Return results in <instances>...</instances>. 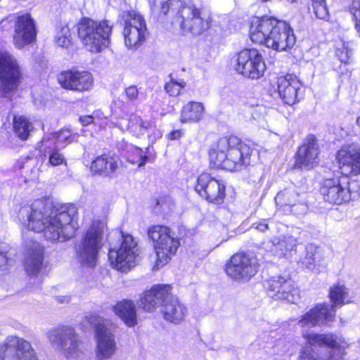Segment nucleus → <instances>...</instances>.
<instances>
[{
    "label": "nucleus",
    "mask_w": 360,
    "mask_h": 360,
    "mask_svg": "<svg viewBox=\"0 0 360 360\" xmlns=\"http://www.w3.org/2000/svg\"><path fill=\"white\" fill-rule=\"evenodd\" d=\"M75 214V207L62 206L53 210L51 204L37 199L32 205L20 207L18 217L27 229L44 231L46 240L64 242L72 238L77 229L74 221Z\"/></svg>",
    "instance_id": "obj_1"
},
{
    "label": "nucleus",
    "mask_w": 360,
    "mask_h": 360,
    "mask_svg": "<svg viewBox=\"0 0 360 360\" xmlns=\"http://www.w3.org/2000/svg\"><path fill=\"white\" fill-rule=\"evenodd\" d=\"M250 37L252 41L264 44L277 51H288L296 42L293 30L288 23L268 16L256 18L252 20Z\"/></svg>",
    "instance_id": "obj_2"
},
{
    "label": "nucleus",
    "mask_w": 360,
    "mask_h": 360,
    "mask_svg": "<svg viewBox=\"0 0 360 360\" xmlns=\"http://www.w3.org/2000/svg\"><path fill=\"white\" fill-rule=\"evenodd\" d=\"M153 4L154 6L164 15L175 6L177 11L172 23L178 25L184 32L198 36L210 28L208 20L202 15V8L191 0H153Z\"/></svg>",
    "instance_id": "obj_3"
},
{
    "label": "nucleus",
    "mask_w": 360,
    "mask_h": 360,
    "mask_svg": "<svg viewBox=\"0 0 360 360\" xmlns=\"http://www.w3.org/2000/svg\"><path fill=\"white\" fill-rule=\"evenodd\" d=\"M251 148L236 136L220 138L210 151V162L217 168L240 171L250 164Z\"/></svg>",
    "instance_id": "obj_4"
},
{
    "label": "nucleus",
    "mask_w": 360,
    "mask_h": 360,
    "mask_svg": "<svg viewBox=\"0 0 360 360\" xmlns=\"http://www.w3.org/2000/svg\"><path fill=\"white\" fill-rule=\"evenodd\" d=\"M171 285H157L146 291L138 302L139 308L150 312L161 307L164 319L170 323H180L185 318L187 309L171 292Z\"/></svg>",
    "instance_id": "obj_5"
},
{
    "label": "nucleus",
    "mask_w": 360,
    "mask_h": 360,
    "mask_svg": "<svg viewBox=\"0 0 360 360\" xmlns=\"http://www.w3.org/2000/svg\"><path fill=\"white\" fill-rule=\"evenodd\" d=\"M306 345L300 354V360H339L344 353L340 340L330 333H314L303 331Z\"/></svg>",
    "instance_id": "obj_6"
},
{
    "label": "nucleus",
    "mask_w": 360,
    "mask_h": 360,
    "mask_svg": "<svg viewBox=\"0 0 360 360\" xmlns=\"http://www.w3.org/2000/svg\"><path fill=\"white\" fill-rule=\"evenodd\" d=\"M78 37L86 49L99 53L110 43L112 25L109 20L96 21L84 17L77 25Z\"/></svg>",
    "instance_id": "obj_7"
},
{
    "label": "nucleus",
    "mask_w": 360,
    "mask_h": 360,
    "mask_svg": "<svg viewBox=\"0 0 360 360\" xmlns=\"http://www.w3.org/2000/svg\"><path fill=\"white\" fill-rule=\"evenodd\" d=\"M105 226L102 221H94L80 243L75 247L76 258L82 266L90 268L96 266Z\"/></svg>",
    "instance_id": "obj_8"
},
{
    "label": "nucleus",
    "mask_w": 360,
    "mask_h": 360,
    "mask_svg": "<svg viewBox=\"0 0 360 360\" xmlns=\"http://www.w3.org/2000/svg\"><path fill=\"white\" fill-rule=\"evenodd\" d=\"M147 234L153 243L157 256L156 266L159 268L165 265L180 245L175 232L166 226L154 225L148 228Z\"/></svg>",
    "instance_id": "obj_9"
},
{
    "label": "nucleus",
    "mask_w": 360,
    "mask_h": 360,
    "mask_svg": "<svg viewBox=\"0 0 360 360\" xmlns=\"http://www.w3.org/2000/svg\"><path fill=\"white\" fill-rule=\"evenodd\" d=\"M85 319L95 328L96 359H111L118 349L115 333L106 326L105 320L96 314L86 315Z\"/></svg>",
    "instance_id": "obj_10"
},
{
    "label": "nucleus",
    "mask_w": 360,
    "mask_h": 360,
    "mask_svg": "<svg viewBox=\"0 0 360 360\" xmlns=\"http://www.w3.org/2000/svg\"><path fill=\"white\" fill-rule=\"evenodd\" d=\"M122 236L119 245H110L108 258L111 266L122 272H127L135 266L138 257L137 242L130 234L124 235L122 231H115Z\"/></svg>",
    "instance_id": "obj_11"
},
{
    "label": "nucleus",
    "mask_w": 360,
    "mask_h": 360,
    "mask_svg": "<svg viewBox=\"0 0 360 360\" xmlns=\"http://www.w3.org/2000/svg\"><path fill=\"white\" fill-rule=\"evenodd\" d=\"M334 173L332 177H326L321 183L320 193L326 202L340 205L349 202L354 193L356 181H349L348 176H339Z\"/></svg>",
    "instance_id": "obj_12"
},
{
    "label": "nucleus",
    "mask_w": 360,
    "mask_h": 360,
    "mask_svg": "<svg viewBox=\"0 0 360 360\" xmlns=\"http://www.w3.org/2000/svg\"><path fill=\"white\" fill-rule=\"evenodd\" d=\"M49 341L64 350L68 360H90L82 349V342L70 326H62L48 332Z\"/></svg>",
    "instance_id": "obj_13"
},
{
    "label": "nucleus",
    "mask_w": 360,
    "mask_h": 360,
    "mask_svg": "<svg viewBox=\"0 0 360 360\" xmlns=\"http://www.w3.org/2000/svg\"><path fill=\"white\" fill-rule=\"evenodd\" d=\"M21 69L14 56L0 52V96L7 97L20 83Z\"/></svg>",
    "instance_id": "obj_14"
},
{
    "label": "nucleus",
    "mask_w": 360,
    "mask_h": 360,
    "mask_svg": "<svg viewBox=\"0 0 360 360\" xmlns=\"http://www.w3.org/2000/svg\"><path fill=\"white\" fill-rule=\"evenodd\" d=\"M236 61L237 72L252 79L262 77L266 70L263 56L256 49H244L238 53Z\"/></svg>",
    "instance_id": "obj_15"
},
{
    "label": "nucleus",
    "mask_w": 360,
    "mask_h": 360,
    "mask_svg": "<svg viewBox=\"0 0 360 360\" xmlns=\"http://www.w3.org/2000/svg\"><path fill=\"white\" fill-rule=\"evenodd\" d=\"M257 258L253 254L238 252L226 264V273L236 281H249L259 270Z\"/></svg>",
    "instance_id": "obj_16"
},
{
    "label": "nucleus",
    "mask_w": 360,
    "mask_h": 360,
    "mask_svg": "<svg viewBox=\"0 0 360 360\" xmlns=\"http://www.w3.org/2000/svg\"><path fill=\"white\" fill-rule=\"evenodd\" d=\"M1 360H39L31 343L17 335H8L0 343Z\"/></svg>",
    "instance_id": "obj_17"
},
{
    "label": "nucleus",
    "mask_w": 360,
    "mask_h": 360,
    "mask_svg": "<svg viewBox=\"0 0 360 360\" xmlns=\"http://www.w3.org/2000/svg\"><path fill=\"white\" fill-rule=\"evenodd\" d=\"M276 206L286 214H302L307 212L306 193L292 185L278 192L275 197Z\"/></svg>",
    "instance_id": "obj_18"
},
{
    "label": "nucleus",
    "mask_w": 360,
    "mask_h": 360,
    "mask_svg": "<svg viewBox=\"0 0 360 360\" xmlns=\"http://www.w3.org/2000/svg\"><path fill=\"white\" fill-rule=\"evenodd\" d=\"M123 35L125 45L129 49L136 48L145 41L147 34L146 24L143 17L134 11L123 15Z\"/></svg>",
    "instance_id": "obj_19"
},
{
    "label": "nucleus",
    "mask_w": 360,
    "mask_h": 360,
    "mask_svg": "<svg viewBox=\"0 0 360 360\" xmlns=\"http://www.w3.org/2000/svg\"><path fill=\"white\" fill-rule=\"evenodd\" d=\"M6 20L14 22L13 41L18 49L23 48L36 39L35 21L30 13L11 14L6 18Z\"/></svg>",
    "instance_id": "obj_20"
},
{
    "label": "nucleus",
    "mask_w": 360,
    "mask_h": 360,
    "mask_svg": "<svg viewBox=\"0 0 360 360\" xmlns=\"http://www.w3.org/2000/svg\"><path fill=\"white\" fill-rule=\"evenodd\" d=\"M195 190L207 201L214 204L221 203L226 195L224 182L207 173L201 174L198 177Z\"/></svg>",
    "instance_id": "obj_21"
},
{
    "label": "nucleus",
    "mask_w": 360,
    "mask_h": 360,
    "mask_svg": "<svg viewBox=\"0 0 360 360\" xmlns=\"http://www.w3.org/2000/svg\"><path fill=\"white\" fill-rule=\"evenodd\" d=\"M336 160L340 174L344 176L360 174V144L353 143L344 145L338 151Z\"/></svg>",
    "instance_id": "obj_22"
},
{
    "label": "nucleus",
    "mask_w": 360,
    "mask_h": 360,
    "mask_svg": "<svg viewBox=\"0 0 360 360\" xmlns=\"http://www.w3.org/2000/svg\"><path fill=\"white\" fill-rule=\"evenodd\" d=\"M320 148L318 140L308 135L295 154L294 167L303 170H310L319 163Z\"/></svg>",
    "instance_id": "obj_23"
},
{
    "label": "nucleus",
    "mask_w": 360,
    "mask_h": 360,
    "mask_svg": "<svg viewBox=\"0 0 360 360\" xmlns=\"http://www.w3.org/2000/svg\"><path fill=\"white\" fill-rule=\"evenodd\" d=\"M264 287L269 297L274 300H287L295 302L297 290L294 282L283 276H275L264 281Z\"/></svg>",
    "instance_id": "obj_24"
},
{
    "label": "nucleus",
    "mask_w": 360,
    "mask_h": 360,
    "mask_svg": "<svg viewBox=\"0 0 360 360\" xmlns=\"http://www.w3.org/2000/svg\"><path fill=\"white\" fill-rule=\"evenodd\" d=\"M58 80L63 88L78 92L89 91L94 84L93 76L87 71H64L58 75Z\"/></svg>",
    "instance_id": "obj_25"
},
{
    "label": "nucleus",
    "mask_w": 360,
    "mask_h": 360,
    "mask_svg": "<svg viewBox=\"0 0 360 360\" xmlns=\"http://www.w3.org/2000/svg\"><path fill=\"white\" fill-rule=\"evenodd\" d=\"M272 86L285 104L292 105L298 101L302 84L295 76L286 75L278 77Z\"/></svg>",
    "instance_id": "obj_26"
},
{
    "label": "nucleus",
    "mask_w": 360,
    "mask_h": 360,
    "mask_svg": "<svg viewBox=\"0 0 360 360\" xmlns=\"http://www.w3.org/2000/svg\"><path fill=\"white\" fill-rule=\"evenodd\" d=\"M335 312L328 303H322L306 312L299 320L298 324L302 327L311 328L333 321Z\"/></svg>",
    "instance_id": "obj_27"
},
{
    "label": "nucleus",
    "mask_w": 360,
    "mask_h": 360,
    "mask_svg": "<svg viewBox=\"0 0 360 360\" xmlns=\"http://www.w3.org/2000/svg\"><path fill=\"white\" fill-rule=\"evenodd\" d=\"M120 163L117 156L103 154L91 162V171L103 176L112 177L117 172Z\"/></svg>",
    "instance_id": "obj_28"
},
{
    "label": "nucleus",
    "mask_w": 360,
    "mask_h": 360,
    "mask_svg": "<svg viewBox=\"0 0 360 360\" xmlns=\"http://www.w3.org/2000/svg\"><path fill=\"white\" fill-rule=\"evenodd\" d=\"M323 255L318 246L314 244L306 245L304 250L299 257L297 263L302 268H305L312 272L318 273L319 267L321 266Z\"/></svg>",
    "instance_id": "obj_29"
},
{
    "label": "nucleus",
    "mask_w": 360,
    "mask_h": 360,
    "mask_svg": "<svg viewBox=\"0 0 360 360\" xmlns=\"http://www.w3.org/2000/svg\"><path fill=\"white\" fill-rule=\"evenodd\" d=\"M37 149L45 157H48V165L52 167L67 165V160L63 153L60 152L58 146L53 145V142L48 138H42L36 146Z\"/></svg>",
    "instance_id": "obj_30"
},
{
    "label": "nucleus",
    "mask_w": 360,
    "mask_h": 360,
    "mask_svg": "<svg viewBox=\"0 0 360 360\" xmlns=\"http://www.w3.org/2000/svg\"><path fill=\"white\" fill-rule=\"evenodd\" d=\"M115 313L129 326L137 323L136 306L131 300H123L113 307Z\"/></svg>",
    "instance_id": "obj_31"
},
{
    "label": "nucleus",
    "mask_w": 360,
    "mask_h": 360,
    "mask_svg": "<svg viewBox=\"0 0 360 360\" xmlns=\"http://www.w3.org/2000/svg\"><path fill=\"white\" fill-rule=\"evenodd\" d=\"M205 108L202 103L190 101L181 110V122H198L202 117Z\"/></svg>",
    "instance_id": "obj_32"
},
{
    "label": "nucleus",
    "mask_w": 360,
    "mask_h": 360,
    "mask_svg": "<svg viewBox=\"0 0 360 360\" xmlns=\"http://www.w3.org/2000/svg\"><path fill=\"white\" fill-rule=\"evenodd\" d=\"M349 295V290L344 285L340 283L330 287L329 290V297L332 304L330 308H333L334 312H336L338 307L349 303L350 301L347 299Z\"/></svg>",
    "instance_id": "obj_33"
},
{
    "label": "nucleus",
    "mask_w": 360,
    "mask_h": 360,
    "mask_svg": "<svg viewBox=\"0 0 360 360\" xmlns=\"http://www.w3.org/2000/svg\"><path fill=\"white\" fill-rule=\"evenodd\" d=\"M15 135L21 141H26L34 130V126L29 119L22 115H15L13 119Z\"/></svg>",
    "instance_id": "obj_34"
},
{
    "label": "nucleus",
    "mask_w": 360,
    "mask_h": 360,
    "mask_svg": "<svg viewBox=\"0 0 360 360\" xmlns=\"http://www.w3.org/2000/svg\"><path fill=\"white\" fill-rule=\"evenodd\" d=\"M43 259V251L41 249H36L28 255L25 268L29 276H35L39 272Z\"/></svg>",
    "instance_id": "obj_35"
},
{
    "label": "nucleus",
    "mask_w": 360,
    "mask_h": 360,
    "mask_svg": "<svg viewBox=\"0 0 360 360\" xmlns=\"http://www.w3.org/2000/svg\"><path fill=\"white\" fill-rule=\"evenodd\" d=\"M54 41L58 46L68 48L72 44L70 30L67 25H58L56 27Z\"/></svg>",
    "instance_id": "obj_36"
},
{
    "label": "nucleus",
    "mask_w": 360,
    "mask_h": 360,
    "mask_svg": "<svg viewBox=\"0 0 360 360\" xmlns=\"http://www.w3.org/2000/svg\"><path fill=\"white\" fill-rule=\"evenodd\" d=\"M43 138H48L49 141L53 142V145H60L62 147H65L67 145L72 142V136L71 131L68 129H63L57 132L46 134Z\"/></svg>",
    "instance_id": "obj_37"
},
{
    "label": "nucleus",
    "mask_w": 360,
    "mask_h": 360,
    "mask_svg": "<svg viewBox=\"0 0 360 360\" xmlns=\"http://www.w3.org/2000/svg\"><path fill=\"white\" fill-rule=\"evenodd\" d=\"M273 245L281 252H290L295 250L297 245V240L292 236H285L281 238H274L272 240Z\"/></svg>",
    "instance_id": "obj_38"
},
{
    "label": "nucleus",
    "mask_w": 360,
    "mask_h": 360,
    "mask_svg": "<svg viewBox=\"0 0 360 360\" xmlns=\"http://www.w3.org/2000/svg\"><path fill=\"white\" fill-rule=\"evenodd\" d=\"M335 54L342 63H347L352 55V48L349 42L341 41L335 49Z\"/></svg>",
    "instance_id": "obj_39"
},
{
    "label": "nucleus",
    "mask_w": 360,
    "mask_h": 360,
    "mask_svg": "<svg viewBox=\"0 0 360 360\" xmlns=\"http://www.w3.org/2000/svg\"><path fill=\"white\" fill-rule=\"evenodd\" d=\"M312 8L316 16L319 19L326 20L328 18V11L326 7L325 0H311Z\"/></svg>",
    "instance_id": "obj_40"
},
{
    "label": "nucleus",
    "mask_w": 360,
    "mask_h": 360,
    "mask_svg": "<svg viewBox=\"0 0 360 360\" xmlns=\"http://www.w3.org/2000/svg\"><path fill=\"white\" fill-rule=\"evenodd\" d=\"M140 122L141 117L135 115H131L128 122V129L129 131L136 137L144 134Z\"/></svg>",
    "instance_id": "obj_41"
},
{
    "label": "nucleus",
    "mask_w": 360,
    "mask_h": 360,
    "mask_svg": "<svg viewBox=\"0 0 360 360\" xmlns=\"http://www.w3.org/2000/svg\"><path fill=\"white\" fill-rule=\"evenodd\" d=\"M186 86L184 80L180 82L171 79L170 82H167L165 85V89L171 96H177L182 88Z\"/></svg>",
    "instance_id": "obj_42"
},
{
    "label": "nucleus",
    "mask_w": 360,
    "mask_h": 360,
    "mask_svg": "<svg viewBox=\"0 0 360 360\" xmlns=\"http://www.w3.org/2000/svg\"><path fill=\"white\" fill-rule=\"evenodd\" d=\"M274 224V222L272 220L262 219L253 223L251 228L264 233L266 231L271 230Z\"/></svg>",
    "instance_id": "obj_43"
},
{
    "label": "nucleus",
    "mask_w": 360,
    "mask_h": 360,
    "mask_svg": "<svg viewBox=\"0 0 360 360\" xmlns=\"http://www.w3.org/2000/svg\"><path fill=\"white\" fill-rule=\"evenodd\" d=\"M125 94L128 100L134 101L138 98L139 89L136 85H131L125 89Z\"/></svg>",
    "instance_id": "obj_44"
},
{
    "label": "nucleus",
    "mask_w": 360,
    "mask_h": 360,
    "mask_svg": "<svg viewBox=\"0 0 360 360\" xmlns=\"http://www.w3.org/2000/svg\"><path fill=\"white\" fill-rule=\"evenodd\" d=\"M137 153L140 157V162L139 164V167H143L146 165V163L148 160V156L146 155H143V150L139 148H136ZM150 148L148 147L146 148V151L144 152L145 154L149 153Z\"/></svg>",
    "instance_id": "obj_45"
},
{
    "label": "nucleus",
    "mask_w": 360,
    "mask_h": 360,
    "mask_svg": "<svg viewBox=\"0 0 360 360\" xmlns=\"http://www.w3.org/2000/svg\"><path fill=\"white\" fill-rule=\"evenodd\" d=\"M94 117L91 115H86L79 117V121L82 125L86 126L94 122Z\"/></svg>",
    "instance_id": "obj_46"
},
{
    "label": "nucleus",
    "mask_w": 360,
    "mask_h": 360,
    "mask_svg": "<svg viewBox=\"0 0 360 360\" xmlns=\"http://www.w3.org/2000/svg\"><path fill=\"white\" fill-rule=\"evenodd\" d=\"M140 124H141V127L144 134L147 129H150L153 127V124L150 121L143 120L141 118Z\"/></svg>",
    "instance_id": "obj_47"
},
{
    "label": "nucleus",
    "mask_w": 360,
    "mask_h": 360,
    "mask_svg": "<svg viewBox=\"0 0 360 360\" xmlns=\"http://www.w3.org/2000/svg\"><path fill=\"white\" fill-rule=\"evenodd\" d=\"M182 135V132L181 130H175L170 132L168 134V137L171 140H175L179 139Z\"/></svg>",
    "instance_id": "obj_48"
},
{
    "label": "nucleus",
    "mask_w": 360,
    "mask_h": 360,
    "mask_svg": "<svg viewBox=\"0 0 360 360\" xmlns=\"http://www.w3.org/2000/svg\"><path fill=\"white\" fill-rule=\"evenodd\" d=\"M6 250L0 251V266L5 265L7 263L8 258L6 255Z\"/></svg>",
    "instance_id": "obj_49"
},
{
    "label": "nucleus",
    "mask_w": 360,
    "mask_h": 360,
    "mask_svg": "<svg viewBox=\"0 0 360 360\" xmlns=\"http://www.w3.org/2000/svg\"><path fill=\"white\" fill-rule=\"evenodd\" d=\"M165 202L162 198L156 200V207H158V206H160V209L162 212L166 211V209L165 208Z\"/></svg>",
    "instance_id": "obj_50"
},
{
    "label": "nucleus",
    "mask_w": 360,
    "mask_h": 360,
    "mask_svg": "<svg viewBox=\"0 0 360 360\" xmlns=\"http://www.w3.org/2000/svg\"><path fill=\"white\" fill-rule=\"evenodd\" d=\"M356 122L357 124L360 127V116L357 118Z\"/></svg>",
    "instance_id": "obj_51"
},
{
    "label": "nucleus",
    "mask_w": 360,
    "mask_h": 360,
    "mask_svg": "<svg viewBox=\"0 0 360 360\" xmlns=\"http://www.w3.org/2000/svg\"><path fill=\"white\" fill-rule=\"evenodd\" d=\"M288 1H289L290 3H295L297 1V0H287Z\"/></svg>",
    "instance_id": "obj_52"
},
{
    "label": "nucleus",
    "mask_w": 360,
    "mask_h": 360,
    "mask_svg": "<svg viewBox=\"0 0 360 360\" xmlns=\"http://www.w3.org/2000/svg\"><path fill=\"white\" fill-rule=\"evenodd\" d=\"M1 250H2V249L0 248V251H1Z\"/></svg>",
    "instance_id": "obj_53"
}]
</instances>
